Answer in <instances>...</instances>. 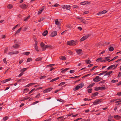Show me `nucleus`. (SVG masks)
Wrapping results in <instances>:
<instances>
[{"label": "nucleus", "mask_w": 121, "mask_h": 121, "mask_svg": "<svg viewBox=\"0 0 121 121\" xmlns=\"http://www.w3.org/2000/svg\"><path fill=\"white\" fill-rule=\"evenodd\" d=\"M110 57L108 56L104 58L105 59H107L104 60V62H106L110 60Z\"/></svg>", "instance_id": "21"}, {"label": "nucleus", "mask_w": 121, "mask_h": 121, "mask_svg": "<svg viewBox=\"0 0 121 121\" xmlns=\"http://www.w3.org/2000/svg\"><path fill=\"white\" fill-rule=\"evenodd\" d=\"M118 66V67H119L120 68H121V66H119V65L118 64H117L116 65H112L109 67H108V68H112L113 67V68H116L117 67V66Z\"/></svg>", "instance_id": "6"}, {"label": "nucleus", "mask_w": 121, "mask_h": 121, "mask_svg": "<svg viewBox=\"0 0 121 121\" xmlns=\"http://www.w3.org/2000/svg\"><path fill=\"white\" fill-rule=\"evenodd\" d=\"M67 52L68 53H69L71 55H73V53L70 50H68Z\"/></svg>", "instance_id": "39"}, {"label": "nucleus", "mask_w": 121, "mask_h": 121, "mask_svg": "<svg viewBox=\"0 0 121 121\" xmlns=\"http://www.w3.org/2000/svg\"><path fill=\"white\" fill-rule=\"evenodd\" d=\"M106 67V65L104 66H102L101 67H99L98 66H95L94 67H93L92 68H96L97 67H98V68H104Z\"/></svg>", "instance_id": "17"}, {"label": "nucleus", "mask_w": 121, "mask_h": 121, "mask_svg": "<svg viewBox=\"0 0 121 121\" xmlns=\"http://www.w3.org/2000/svg\"><path fill=\"white\" fill-rule=\"evenodd\" d=\"M89 3V2L87 1H84V2H81L80 4L81 5H85L86 3Z\"/></svg>", "instance_id": "24"}, {"label": "nucleus", "mask_w": 121, "mask_h": 121, "mask_svg": "<svg viewBox=\"0 0 121 121\" xmlns=\"http://www.w3.org/2000/svg\"><path fill=\"white\" fill-rule=\"evenodd\" d=\"M3 119L5 121L7 120L8 118V117H5L3 118Z\"/></svg>", "instance_id": "52"}, {"label": "nucleus", "mask_w": 121, "mask_h": 121, "mask_svg": "<svg viewBox=\"0 0 121 121\" xmlns=\"http://www.w3.org/2000/svg\"><path fill=\"white\" fill-rule=\"evenodd\" d=\"M107 12V11L106 10H104L102 12H99L97 13V15H99L100 14H104L106 13Z\"/></svg>", "instance_id": "10"}, {"label": "nucleus", "mask_w": 121, "mask_h": 121, "mask_svg": "<svg viewBox=\"0 0 121 121\" xmlns=\"http://www.w3.org/2000/svg\"><path fill=\"white\" fill-rule=\"evenodd\" d=\"M102 101L101 99H97L93 102L94 105H95L99 104Z\"/></svg>", "instance_id": "5"}, {"label": "nucleus", "mask_w": 121, "mask_h": 121, "mask_svg": "<svg viewBox=\"0 0 121 121\" xmlns=\"http://www.w3.org/2000/svg\"><path fill=\"white\" fill-rule=\"evenodd\" d=\"M98 94V93L97 92H96L93 94L91 96L92 97H93L96 96Z\"/></svg>", "instance_id": "28"}, {"label": "nucleus", "mask_w": 121, "mask_h": 121, "mask_svg": "<svg viewBox=\"0 0 121 121\" xmlns=\"http://www.w3.org/2000/svg\"><path fill=\"white\" fill-rule=\"evenodd\" d=\"M48 33V31L47 30L44 31L42 33V35L43 36H46Z\"/></svg>", "instance_id": "19"}, {"label": "nucleus", "mask_w": 121, "mask_h": 121, "mask_svg": "<svg viewBox=\"0 0 121 121\" xmlns=\"http://www.w3.org/2000/svg\"><path fill=\"white\" fill-rule=\"evenodd\" d=\"M32 59L31 58H28L27 59V62H29L30 61H32Z\"/></svg>", "instance_id": "45"}, {"label": "nucleus", "mask_w": 121, "mask_h": 121, "mask_svg": "<svg viewBox=\"0 0 121 121\" xmlns=\"http://www.w3.org/2000/svg\"><path fill=\"white\" fill-rule=\"evenodd\" d=\"M36 83H29L26 86H25V87H27L32 85L35 84Z\"/></svg>", "instance_id": "18"}, {"label": "nucleus", "mask_w": 121, "mask_h": 121, "mask_svg": "<svg viewBox=\"0 0 121 121\" xmlns=\"http://www.w3.org/2000/svg\"><path fill=\"white\" fill-rule=\"evenodd\" d=\"M60 59L65 60H66V58L65 56H61L60 57Z\"/></svg>", "instance_id": "27"}, {"label": "nucleus", "mask_w": 121, "mask_h": 121, "mask_svg": "<svg viewBox=\"0 0 121 121\" xmlns=\"http://www.w3.org/2000/svg\"><path fill=\"white\" fill-rule=\"evenodd\" d=\"M11 80V78H9L7 79H5V81H6V82L8 81H10Z\"/></svg>", "instance_id": "55"}, {"label": "nucleus", "mask_w": 121, "mask_h": 121, "mask_svg": "<svg viewBox=\"0 0 121 121\" xmlns=\"http://www.w3.org/2000/svg\"><path fill=\"white\" fill-rule=\"evenodd\" d=\"M30 53V52H24L23 53L24 55H25L26 56L28 55Z\"/></svg>", "instance_id": "43"}, {"label": "nucleus", "mask_w": 121, "mask_h": 121, "mask_svg": "<svg viewBox=\"0 0 121 121\" xmlns=\"http://www.w3.org/2000/svg\"><path fill=\"white\" fill-rule=\"evenodd\" d=\"M91 35L90 34H88L87 35H84V37L86 39H87L88 37H89Z\"/></svg>", "instance_id": "37"}, {"label": "nucleus", "mask_w": 121, "mask_h": 121, "mask_svg": "<svg viewBox=\"0 0 121 121\" xmlns=\"http://www.w3.org/2000/svg\"><path fill=\"white\" fill-rule=\"evenodd\" d=\"M86 63L87 64H90L91 62V61L89 60H85Z\"/></svg>", "instance_id": "30"}, {"label": "nucleus", "mask_w": 121, "mask_h": 121, "mask_svg": "<svg viewBox=\"0 0 121 121\" xmlns=\"http://www.w3.org/2000/svg\"><path fill=\"white\" fill-rule=\"evenodd\" d=\"M39 102V101H36L35 102L33 103V104H32V105H35V104H36L37 103H38Z\"/></svg>", "instance_id": "61"}, {"label": "nucleus", "mask_w": 121, "mask_h": 121, "mask_svg": "<svg viewBox=\"0 0 121 121\" xmlns=\"http://www.w3.org/2000/svg\"><path fill=\"white\" fill-rule=\"evenodd\" d=\"M55 24L56 25H60V23L59 22L58 19H56L55 20Z\"/></svg>", "instance_id": "14"}, {"label": "nucleus", "mask_w": 121, "mask_h": 121, "mask_svg": "<svg viewBox=\"0 0 121 121\" xmlns=\"http://www.w3.org/2000/svg\"><path fill=\"white\" fill-rule=\"evenodd\" d=\"M90 119H88L87 120L83 119L81 121H90Z\"/></svg>", "instance_id": "53"}, {"label": "nucleus", "mask_w": 121, "mask_h": 121, "mask_svg": "<svg viewBox=\"0 0 121 121\" xmlns=\"http://www.w3.org/2000/svg\"><path fill=\"white\" fill-rule=\"evenodd\" d=\"M42 51H44L45 50L46 48H47L46 47V45L44 46L43 47H42Z\"/></svg>", "instance_id": "48"}, {"label": "nucleus", "mask_w": 121, "mask_h": 121, "mask_svg": "<svg viewBox=\"0 0 121 121\" xmlns=\"http://www.w3.org/2000/svg\"><path fill=\"white\" fill-rule=\"evenodd\" d=\"M114 48L113 47H110L109 48V51H112L114 50Z\"/></svg>", "instance_id": "42"}, {"label": "nucleus", "mask_w": 121, "mask_h": 121, "mask_svg": "<svg viewBox=\"0 0 121 121\" xmlns=\"http://www.w3.org/2000/svg\"><path fill=\"white\" fill-rule=\"evenodd\" d=\"M14 52H9V54L10 55H12L13 54H14Z\"/></svg>", "instance_id": "60"}, {"label": "nucleus", "mask_w": 121, "mask_h": 121, "mask_svg": "<svg viewBox=\"0 0 121 121\" xmlns=\"http://www.w3.org/2000/svg\"><path fill=\"white\" fill-rule=\"evenodd\" d=\"M45 18L44 17H42L41 18H40V20L39 22H40L41 21H43V20H44Z\"/></svg>", "instance_id": "50"}, {"label": "nucleus", "mask_w": 121, "mask_h": 121, "mask_svg": "<svg viewBox=\"0 0 121 121\" xmlns=\"http://www.w3.org/2000/svg\"><path fill=\"white\" fill-rule=\"evenodd\" d=\"M59 77H57V78H55L53 79H52V80H51L50 82H53L54 81L57 80H58V79H59Z\"/></svg>", "instance_id": "22"}, {"label": "nucleus", "mask_w": 121, "mask_h": 121, "mask_svg": "<svg viewBox=\"0 0 121 121\" xmlns=\"http://www.w3.org/2000/svg\"><path fill=\"white\" fill-rule=\"evenodd\" d=\"M95 83H92L90 84L88 87L87 88H90L91 87H92L94 85Z\"/></svg>", "instance_id": "26"}, {"label": "nucleus", "mask_w": 121, "mask_h": 121, "mask_svg": "<svg viewBox=\"0 0 121 121\" xmlns=\"http://www.w3.org/2000/svg\"><path fill=\"white\" fill-rule=\"evenodd\" d=\"M118 81V80H112L111 82L113 83L115 82H117Z\"/></svg>", "instance_id": "33"}, {"label": "nucleus", "mask_w": 121, "mask_h": 121, "mask_svg": "<svg viewBox=\"0 0 121 121\" xmlns=\"http://www.w3.org/2000/svg\"><path fill=\"white\" fill-rule=\"evenodd\" d=\"M51 118L45 120L43 121H51Z\"/></svg>", "instance_id": "64"}, {"label": "nucleus", "mask_w": 121, "mask_h": 121, "mask_svg": "<svg viewBox=\"0 0 121 121\" xmlns=\"http://www.w3.org/2000/svg\"><path fill=\"white\" fill-rule=\"evenodd\" d=\"M117 94L118 96H121V92H120L118 93Z\"/></svg>", "instance_id": "63"}, {"label": "nucleus", "mask_w": 121, "mask_h": 121, "mask_svg": "<svg viewBox=\"0 0 121 121\" xmlns=\"http://www.w3.org/2000/svg\"><path fill=\"white\" fill-rule=\"evenodd\" d=\"M59 4H58L57 3H56L55 5H54V6L55 7H58L59 6ZM54 6L53 5L52 6Z\"/></svg>", "instance_id": "51"}, {"label": "nucleus", "mask_w": 121, "mask_h": 121, "mask_svg": "<svg viewBox=\"0 0 121 121\" xmlns=\"http://www.w3.org/2000/svg\"><path fill=\"white\" fill-rule=\"evenodd\" d=\"M82 49H78L76 51L77 53L79 55H81L82 54Z\"/></svg>", "instance_id": "12"}, {"label": "nucleus", "mask_w": 121, "mask_h": 121, "mask_svg": "<svg viewBox=\"0 0 121 121\" xmlns=\"http://www.w3.org/2000/svg\"><path fill=\"white\" fill-rule=\"evenodd\" d=\"M34 40L35 41V43H38L37 39L35 36L34 37Z\"/></svg>", "instance_id": "35"}, {"label": "nucleus", "mask_w": 121, "mask_h": 121, "mask_svg": "<svg viewBox=\"0 0 121 121\" xmlns=\"http://www.w3.org/2000/svg\"><path fill=\"white\" fill-rule=\"evenodd\" d=\"M5 81V80H3L2 81H1V82L3 84L4 83L6 82V81Z\"/></svg>", "instance_id": "62"}, {"label": "nucleus", "mask_w": 121, "mask_h": 121, "mask_svg": "<svg viewBox=\"0 0 121 121\" xmlns=\"http://www.w3.org/2000/svg\"><path fill=\"white\" fill-rule=\"evenodd\" d=\"M72 7L73 8H79V7L78 6H77L76 5H74L72 6Z\"/></svg>", "instance_id": "56"}, {"label": "nucleus", "mask_w": 121, "mask_h": 121, "mask_svg": "<svg viewBox=\"0 0 121 121\" xmlns=\"http://www.w3.org/2000/svg\"><path fill=\"white\" fill-rule=\"evenodd\" d=\"M112 117L111 116H109L108 119V121H111L112 120Z\"/></svg>", "instance_id": "40"}, {"label": "nucleus", "mask_w": 121, "mask_h": 121, "mask_svg": "<svg viewBox=\"0 0 121 121\" xmlns=\"http://www.w3.org/2000/svg\"><path fill=\"white\" fill-rule=\"evenodd\" d=\"M22 29V28L21 27L18 30H17V31L16 32V33L14 34L15 35V36L17 34L19 33L21 31V30Z\"/></svg>", "instance_id": "16"}, {"label": "nucleus", "mask_w": 121, "mask_h": 121, "mask_svg": "<svg viewBox=\"0 0 121 121\" xmlns=\"http://www.w3.org/2000/svg\"><path fill=\"white\" fill-rule=\"evenodd\" d=\"M62 7L63 9H66L68 10H69L71 8V7L69 5H63L62 6Z\"/></svg>", "instance_id": "4"}, {"label": "nucleus", "mask_w": 121, "mask_h": 121, "mask_svg": "<svg viewBox=\"0 0 121 121\" xmlns=\"http://www.w3.org/2000/svg\"><path fill=\"white\" fill-rule=\"evenodd\" d=\"M46 77V76H42L40 77V79H43L44 78Z\"/></svg>", "instance_id": "59"}, {"label": "nucleus", "mask_w": 121, "mask_h": 121, "mask_svg": "<svg viewBox=\"0 0 121 121\" xmlns=\"http://www.w3.org/2000/svg\"><path fill=\"white\" fill-rule=\"evenodd\" d=\"M101 79L98 76H97L95 78L93 79V81L95 82H97L100 81Z\"/></svg>", "instance_id": "3"}, {"label": "nucleus", "mask_w": 121, "mask_h": 121, "mask_svg": "<svg viewBox=\"0 0 121 121\" xmlns=\"http://www.w3.org/2000/svg\"><path fill=\"white\" fill-rule=\"evenodd\" d=\"M46 47L47 48H51L52 49L53 48L52 46L51 45H46Z\"/></svg>", "instance_id": "36"}, {"label": "nucleus", "mask_w": 121, "mask_h": 121, "mask_svg": "<svg viewBox=\"0 0 121 121\" xmlns=\"http://www.w3.org/2000/svg\"><path fill=\"white\" fill-rule=\"evenodd\" d=\"M30 17V16H29L27 17L25 19H24V21H26L28 20L29 19Z\"/></svg>", "instance_id": "46"}, {"label": "nucleus", "mask_w": 121, "mask_h": 121, "mask_svg": "<svg viewBox=\"0 0 121 121\" xmlns=\"http://www.w3.org/2000/svg\"><path fill=\"white\" fill-rule=\"evenodd\" d=\"M37 43H35V49L36 50L38 51H39V50L38 49V47L37 46Z\"/></svg>", "instance_id": "29"}, {"label": "nucleus", "mask_w": 121, "mask_h": 121, "mask_svg": "<svg viewBox=\"0 0 121 121\" xmlns=\"http://www.w3.org/2000/svg\"><path fill=\"white\" fill-rule=\"evenodd\" d=\"M79 88H80L79 87V86L78 85L75 87V88L73 90L74 91H75L76 90H78Z\"/></svg>", "instance_id": "25"}, {"label": "nucleus", "mask_w": 121, "mask_h": 121, "mask_svg": "<svg viewBox=\"0 0 121 121\" xmlns=\"http://www.w3.org/2000/svg\"><path fill=\"white\" fill-rule=\"evenodd\" d=\"M13 47L15 48H18L19 47V45L17 44H15L13 45Z\"/></svg>", "instance_id": "20"}, {"label": "nucleus", "mask_w": 121, "mask_h": 121, "mask_svg": "<svg viewBox=\"0 0 121 121\" xmlns=\"http://www.w3.org/2000/svg\"><path fill=\"white\" fill-rule=\"evenodd\" d=\"M88 13L89 11H86L83 12V14H87Z\"/></svg>", "instance_id": "58"}, {"label": "nucleus", "mask_w": 121, "mask_h": 121, "mask_svg": "<svg viewBox=\"0 0 121 121\" xmlns=\"http://www.w3.org/2000/svg\"><path fill=\"white\" fill-rule=\"evenodd\" d=\"M20 7L23 9H26L27 7L28 6L25 4H23L22 5L20 6Z\"/></svg>", "instance_id": "9"}, {"label": "nucleus", "mask_w": 121, "mask_h": 121, "mask_svg": "<svg viewBox=\"0 0 121 121\" xmlns=\"http://www.w3.org/2000/svg\"><path fill=\"white\" fill-rule=\"evenodd\" d=\"M55 64H50L49 65H47L46 66V68H48L50 67L51 68H54L52 66H54Z\"/></svg>", "instance_id": "13"}, {"label": "nucleus", "mask_w": 121, "mask_h": 121, "mask_svg": "<svg viewBox=\"0 0 121 121\" xmlns=\"http://www.w3.org/2000/svg\"><path fill=\"white\" fill-rule=\"evenodd\" d=\"M78 43V41L77 40L74 41L72 40L68 41L66 43L67 44L70 46H75Z\"/></svg>", "instance_id": "1"}, {"label": "nucleus", "mask_w": 121, "mask_h": 121, "mask_svg": "<svg viewBox=\"0 0 121 121\" xmlns=\"http://www.w3.org/2000/svg\"><path fill=\"white\" fill-rule=\"evenodd\" d=\"M3 61L5 63V64L7 63V62L6 61V58H4V59Z\"/></svg>", "instance_id": "54"}, {"label": "nucleus", "mask_w": 121, "mask_h": 121, "mask_svg": "<svg viewBox=\"0 0 121 121\" xmlns=\"http://www.w3.org/2000/svg\"><path fill=\"white\" fill-rule=\"evenodd\" d=\"M68 70V69H64L62 70V69H61V72L62 73H64L65 72Z\"/></svg>", "instance_id": "31"}, {"label": "nucleus", "mask_w": 121, "mask_h": 121, "mask_svg": "<svg viewBox=\"0 0 121 121\" xmlns=\"http://www.w3.org/2000/svg\"><path fill=\"white\" fill-rule=\"evenodd\" d=\"M107 72V71H104L102 73H100L99 74H98V75L99 76H101L103 74H104L105 73H106Z\"/></svg>", "instance_id": "44"}, {"label": "nucleus", "mask_w": 121, "mask_h": 121, "mask_svg": "<svg viewBox=\"0 0 121 121\" xmlns=\"http://www.w3.org/2000/svg\"><path fill=\"white\" fill-rule=\"evenodd\" d=\"M57 100L58 101L60 102H63V100L60 99H57Z\"/></svg>", "instance_id": "49"}, {"label": "nucleus", "mask_w": 121, "mask_h": 121, "mask_svg": "<svg viewBox=\"0 0 121 121\" xmlns=\"http://www.w3.org/2000/svg\"><path fill=\"white\" fill-rule=\"evenodd\" d=\"M7 7L9 9H11L13 8V6L11 4H9L8 5Z\"/></svg>", "instance_id": "38"}, {"label": "nucleus", "mask_w": 121, "mask_h": 121, "mask_svg": "<svg viewBox=\"0 0 121 121\" xmlns=\"http://www.w3.org/2000/svg\"><path fill=\"white\" fill-rule=\"evenodd\" d=\"M65 82H62L60 83L58 85V86H62L65 84Z\"/></svg>", "instance_id": "47"}, {"label": "nucleus", "mask_w": 121, "mask_h": 121, "mask_svg": "<svg viewBox=\"0 0 121 121\" xmlns=\"http://www.w3.org/2000/svg\"><path fill=\"white\" fill-rule=\"evenodd\" d=\"M114 117L116 119L118 120L121 118V117L118 115H114Z\"/></svg>", "instance_id": "15"}, {"label": "nucleus", "mask_w": 121, "mask_h": 121, "mask_svg": "<svg viewBox=\"0 0 121 121\" xmlns=\"http://www.w3.org/2000/svg\"><path fill=\"white\" fill-rule=\"evenodd\" d=\"M26 69H23L21 70V73L19 75V77L21 76L23 74V72L26 70Z\"/></svg>", "instance_id": "11"}, {"label": "nucleus", "mask_w": 121, "mask_h": 121, "mask_svg": "<svg viewBox=\"0 0 121 121\" xmlns=\"http://www.w3.org/2000/svg\"><path fill=\"white\" fill-rule=\"evenodd\" d=\"M42 58L41 57H38L35 60L36 61H37L39 60H42Z\"/></svg>", "instance_id": "34"}, {"label": "nucleus", "mask_w": 121, "mask_h": 121, "mask_svg": "<svg viewBox=\"0 0 121 121\" xmlns=\"http://www.w3.org/2000/svg\"><path fill=\"white\" fill-rule=\"evenodd\" d=\"M112 72V71L108 72L104 74V76L109 75Z\"/></svg>", "instance_id": "23"}, {"label": "nucleus", "mask_w": 121, "mask_h": 121, "mask_svg": "<svg viewBox=\"0 0 121 121\" xmlns=\"http://www.w3.org/2000/svg\"><path fill=\"white\" fill-rule=\"evenodd\" d=\"M41 47H43V46H44V43H42L41 44Z\"/></svg>", "instance_id": "57"}, {"label": "nucleus", "mask_w": 121, "mask_h": 121, "mask_svg": "<svg viewBox=\"0 0 121 121\" xmlns=\"http://www.w3.org/2000/svg\"><path fill=\"white\" fill-rule=\"evenodd\" d=\"M78 85L79 86V87L81 88H82L84 86V85L83 83H81Z\"/></svg>", "instance_id": "32"}, {"label": "nucleus", "mask_w": 121, "mask_h": 121, "mask_svg": "<svg viewBox=\"0 0 121 121\" xmlns=\"http://www.w3.org/2000/svg\"><path fill=\"white\" fill-rule=\"evenodd\" d=\"M52 89V88L49 87V88L46 89L43 91V93H46L50 92L51 90Z\"/></svg>", "instance_id": "7"}, {"label": "nucleus", "mask_w": 121, "mask_h": 121, "mask_svg": "<svg viewBox=\"0 0 121 121\" xmlns=\"http://www.w3.org/2000/svg\"><path fill=\"white\" fill-rule=\"evenodd\" d=\"M57 34V32L56 31H53L51 33L50 36L52 37H53L56 36Z\"/></svg>", "instance_id": "8"}, {"label": "nucleus", "mask_w": 121, "mask_h": 121, "mask_svg": "<svg viewBox=\"0 0 121 121\" xmlns=\"http://www.w3.org/2000/svg\"><path fill=\"white\" fill-rule=\"evenodd\" d=\"M102 59V58L101 57L99 58L98 59H97L96 61L97 62H99V61H101V60Z\"/></svg>", "instance_id": "41"}, {"label": "nucleus", "mask_w": 121, "mask_h": 121, "mask_svg": "<svg viewBox=\"0 0 121 121\" xmlns=\"http://www.w3.org/2000/svg\"><path fill=\"white\" fill-rule=\"evenodd\" d=\"M106 89L105 87H95V90L96 91H98L99 90L102 91L105 90Z\"/></svg>", "instance_id": "2"}]
</instances>
